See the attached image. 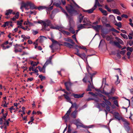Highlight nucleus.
<instances>
[{
    "mask_svg": "<svg viewBox=\"0 0 133 133\" xmlns=\"http://www.w3.org/2000/svg\"><path fill=\"white\" fill-rule=\"evenodd\" d=\"M38 23L41 24L42 26V30L47 31H49L50 29L48 26H51V21L48 19L44 21H40L38 22Z\"/></svg>",
    "mask_w": 133,
    "mask_h": 133,
    "instance_id": "1",
    "label": "nucleus"
},
{
    "mask_svg": "<svg viewBox=\"0 0 133 133\" xmlns=\"http://www.w3.org/2000/svg\"><path fill=\"white\" fill-rule=\"evenodd\" d=\"M70 103L72 105L71 107L70 108L69 110L67 111L66 113L65 116L63 117V119H64L65 122H66L67 120L69 119V115L70 114V112L71 111V109L72 108H75V110L78 109V106L77 105L76 103H73L72 102H71Z\"/></svg>",
    "mask_w": 133,
    "mask_h": 133,
    "instance_id": "2",
    "label": "nucleus"
},
{
    "mask_svg": "<svg viewBox=\"0 0 133 133\" xmlns=\"http://www.w3.org/2000/svg\"><path fill=\"white\" fill-rule=\"evenodd\" d=\"M82 20H83V23H84V24H87L86 25L87 26H91V22L90 21L89 19L87 17H84V16H82V14H80L79 17V23H81Z\"/></svg>",
    "mask_w": 133,
    "mask_h": 133,
    "instance_id": "3",
    "label": "nucleus"
},
{
    "mask_svg": "<svg viewBox=\"0 0 133 133\" xmlns=\"http://www.w3.org/2000/svg\"><path fill=\"white\" fill-rule=\"evenodd\" d=\"M66 9L70 15H76L78 14L77 11L75 9L71 4L66 6Z\"/></svg>",
    "mask_w": 133,
    "mask_h": 133,
    "instance_id": "4",
    "label": "nucleus"
},
{
    "mask_svg": "<svg viewBox=\"0 0 133 133\" xmlns=\"http://www.w3.org/2000/svg\"><path fill=\"white\" fill-rule=\"evenodd\" d=\"M9 44V42L8 41H6V42L4 43L3 44H2L1 46L2 48L3 49L5 50L6 49H8L11 46H10L7 45Z\"/></svg>",
    "mask_w": 133,
    "mask_h": 133,
    "instance_id": "5",
    "label": "nucleus"
},
{
    "mask_svg": "<svg viewBox=\"0 0 133 133\" xmlns=\"http://www.w3.org/2000/svg\"><path fill=\"white\" fill-rule=\"evenodd\" d=\"M114 117L118 121H120L122 119V117L117 112H115L113 114Z\"/></svg>",
    "mask_w": 133,
    "mask_h": 133,
    "instance_id": "6",
    "label": "nucleus"
},
{
    "mask_svg": "<svg viewBox=\"0 0 133 133\" xmlns=\"http://www.w3.org/2000/svg\"><path fill=\"white\" fill-rule=\"evenodd\" d=\"M29 2H28L26 3L23 2L21 3L20 9L21 10L22 12L23 11V8L29 7Z\"/></svg>",
    "mask_w": 133,
    "mask_h": 133,
    "instance_id": "7",
    "label": "nucleus"
},
{
    "mask_svg": "<svg viewBox=\"0 0 133 133\" xmlns=\"http://www.w3.org/2000/svg\"><path fill=\"white\" fill-rule=\"evenodd\" d=\"M54 55L49 57V59L46 61L43 65L44 68H45L47 65L51 63V61L52 58V57Z\"/></svg>",
    "mask_w": 133,
    "mask_h": 133,
    "instance_id": "8",
    "label": "nucleus"
},
{
    "mask_svg": "<svg viewBox=\"0 0 133 133\" xmlns=\"http://www.w3.org/2000/svg\"><path fill=\"white\" fill-rule=\"evenodd\" d=\"M87 25V24H79L77 25V28H79L80 30L81 29L86 28H89V27H88L86 25Z\"/></svg>",
    "mask_w": 133,
    "mask_h": 133,
    "instance_id": "9",
    "label": "nucleus"
},
{
    "mask_svg": "<svg viewBox=\"0 0 133 133\" xmlns=\"http://www.w3.org/2000/svg\"><path fill=\"white\" fill-rule=\"evenodd\" d=\"M96 8H95L94 6L91 9L88 10H85L84 9H82V10L84 12H87L89 14H91L92 13L94 10H95Z\"/></svg>",
    "mask_w": 133,
    "mask_h": 133,
    "instance_id": "10",
    "label": "nucleus"
},
{
    "mask_svg": "<svg viewBox=\"0 0 133 133\" xmlns=\"http://www.w3.org/2000/svg\"><path fill=\"white\" fill-rule=\"evenodd\" d=\"M84 94V93H83L81 94H78L75 93H73L72 94V96L75 98H79L83 97Z\"/></svg>",
    "mask_w": 133,
    "mask_h": 133,
    "instance_id": "11",
    "label": "nucleus"
},
{
    "mask_svg": "<svg viewBox=\"0 0 133 133\" xmlns=\"http://www.w3.org/2000/svg\"><path fill=\"white\" fill-rule=\"evenodd\" d=\"M64 84L66 90L68 91H70V89L69 87H70L71 85V83L70 82H65Z\"/></svg>",
    "mask_w": 133,
    "mask_h": 133,
    "instance_id": "12",
    "label": "nucleus"
},
{
    "mask_svg": "<svg viewBox=\"0 0 133 133\" xmlns=\"http://www.w3.org/2000/svg\"><path fill=\"white\" fill-rule=\"evenodd\" d=\"M78 111L77 110H75L72 112L71 114V117L74 118H75L77 114Z\"/></svg>",
    "mask_w": 133,
    "mask_h": 133,
    "instance_id": "13",
    "label": "nucleus"
},
{
    "mask_svg": "<svg viewBox=\"0 0 133 133\" xmlns=\"http://www.w3.org/2000/svg\"><path fill=\"white\" fill-rule=\"evenodd\" d=\"M63 43L64 46L70 48H72L73 46L72 45L68 42H64Z\"/></svg>",
    "mask_w": 133,
    "mask_h": 133,
    "instance_id": "14",
    "label": "nucleus"
},
{
    "mask_svg": "<svg viewBox=\"0 0 133 133\" xmlns=\"http://www.w3.org/2000/svg\"><path fill=\"white\" fill-rule=\"evenodd\" d=\"M29 6L30 7V9H37V8L33 3L30 2H29Z\"/></svg>",
    "mask_w": 133,
    "mask_h": 133,
    "instance_id": "15",
    "label": "nucleus"
},
{
    "mask_svg": "<svg viewBox=\"0 0 133 133\" xmlns=\"http://www.w3.org/2000/svg\"><path fill=\"white\" fill-rule=\"evenodd\" d=\"M61 4V2L60 1H59L58 2H55L54 3V5L55 6L57 7H59L60 8V5Z\"/></svg>",
    "mask_w": 133,
    "mask_h": 133,
    "instance_id": "16",
    "label": "nucleus"
},
{
    "mask_svg": "<svg viewBox=\"0 0 133 133\" xmlns=\"http://www.w3.org/2000/svg\"><path fill=\"white\" fill-rule=\"evenodd\" d=\"M46 39V37L43 36H41L38 38L39 42L41 43L43 42L44 39Z\"/></svg>",
    "mask_w": 133,
    "mask_h": 133,
    "instance_id": "17",
    "label": "nucleus"
},
{
    "mask_svg": "<svg viewBox=\"0 0 133 133\" xmlns=\"http://www.w3.org/2000/svg\"><path fill=\"white\" fill-rule=\"evenodd\" d=\"M63 96H64L65 98L67 100V101L69 102L70 103L72 102L71 101V99L70 97L67 95L64 94Z\"/></svg>",
    "mask_w": 133,
    "mask_h": 133,
    "instance_id": "18",
    "label": "nucleus"
},
{
    "mask_svg": "<svg viewBox=\"0 0 133 133\" xmlns=\"http://www.w3.org/2000/svg\"><path fill=\"white\" fill-rule=\"evenodd\" d=\"M38 68L40 72H42L43 73L45 72V68H44L43 66L42 68H41L40 66H38L36 67V68Z\"/></svg>",
    "mask_w": 133,
    "mask_h": 133,
    "instance_id": "19",
    "label": "nucleus"
},
{
    "mask_svg": "<svg viewBox=\"0 0 133 133\" xmlns=\"http://www.w3.org/2000/svg\"><path fill=\"white\" fill-rule=\"evenodd\" d=\"M101 26L100 25H97L96 26H93V28L96 31H98L100 28Z\"/></svg>",
    "mask_w": 133,
    "mask_h": 133,
    "instance_id": "20",
    "label": "nucleus"
},
{
    "mask_svg": "<svg viewBox=\"0 0 133 133\" xmlns=\"http://www.w3.org/2000/svg\"><path fill=\"white\" fill-rule=\"evenodd\" d=\"M99 10L102 12L103 14V15L105 16H106L107 15V11L101 8H99Z\"/></svg>",
    "mask_w": 133,
    "mask_h": 133,
    "instance_id": "21",
    "label": "nucleus"
},
{
    "mask_svg": "<svg viewBox=\"0 0 133 133\" xmlns=\"http://www.w3.org/2000/svg\"><path fill=\"white\" fill-rule=\"evenodd\" d=\"M49 39L51 40L53 43H56L59 45H61L62 44H59L57 41L54 40L52 38H49Z\"/></svg>",
    "mask_w": 133,
    "mask_h": 133,
    "instance_id": "22",
    "label": "nucleus"
},
{
    "mask_svg": "<svg viewBox=\"0 0 133 133\" xmlns=\"http://www.w3.org/2000/svg\"><path fill=\"white\" fill-rule=\"evenodd\" d=\"M89 67H89L88 66L87 68V71H88V73H89V74L90 75H91L92 76H93L95 75L96 73V72H95L94 73H93V74H91L90 72H89V69H91L90 68V67Z\"/></svg>",
    "mask_w": 133,
    "mask_h": 133,
    "instance_id": "23",
    "label": "nucleus"
},
{
    "mask_svg": "<svg viewBox=\"0 0 133 133\" xmlns=\"http://www.w3.org/2000/svg\"><path fill=\"white\" fill-rule=\"evenodd\" d=\"M74 123L77 125V127L78 125V124L80 123V119H77L74 120Z\"/></svg>",
    "mask_w": 133,
    "mask_h": 133,
    "instance_id": "24",
    "label": "nucleus"
},
{
    "mask_svg": "<svg viewBox=\"0 0 133 133\" xmlns=\"http://www.w3.org/2000/svg\"><path fill=\"white\" fill-rule=\"evenodd\" d=\"M12 10L11 9L7 10L6 11L5 15H9L11 14L12 12Z\"/></svg>",
    "mask_w": 133,
    "mask_h": 133,
    "instance_id": "25",
    "label": "nucleus"
},
{
    "mask_svg": "<svg viewBox=\"0 0 133 133\" xmlns=\"http://www.w3.org/2000/svg\"><path fill=\"white\" fill-rule=\"evenodd\" d=\"M114 43L115 45L118 48H122L121 46L119 44L118 42L116 41H114Z\"/></svg>",
    "mask_w": 133,
    "mask_h": 133,
    "instance_id": "26",
    "label": "nucleus"
},
{
    "mask_svg": "<svg viewBox=\"0 0 133 133\" xmlns=\"http://www.w3.org/2000/svg\"><path fill=\"white\" fill-rule=\"evenodd\" d=\"M65 40L66 41L69 42L73 44H75V43L73 42V41L71 39L69 38H68L67 39H65Z\"/></svg>",
    "mask_w": 133,
    "mask_h": 133,
    "instance_id": "27",
    "label": "nucleus"
},
{
    "mask_svg": "<svg viewBox=\"0 0 133 133\" xmlns=\"http://www.w3.org/2000/svg\"><path fill=\"white\" fill-rule=\"evenodd\" d=\"M116 39L118 41L119 43H120L122 45H123L124 43L123 42L120 38L118 37H116Z\"/></svg>",
    "mask_w": 133,
    "mask_h": 133,
    "instance_id": "28",
    "label": "nucleus"
},
{
    "mask_svg": "<svg viewBox=\"0 0 133 133\" xmlns=\"http://www.w3.org/2000/svg\"><path fill=\"white\" fill-rule=\"evenodd\" d=\"M81 57L83 60H85V58L86 59V61H87V57L86 58V55L84 53H83L81 54Z\"/></svg>",
    "mask_w": 133,
    "mask_h": 133,
    "instance_id": "29",
    "label": "nucleus"
},
{
    "mask_svg": "<svg viewBox=\"0 0 133 133\" xmlns=\"http://www.w3.org/2000/svg\"><path fill=\"white\" fill-rule=\"evenodd\" d=\"M57 29H58L59 31H61L62 33L63 31H64L63 30L64 28L62 26L57 25Z\"/></svg>",
    "mask_w": 133,
    "mask_h": 133,
    "instance_id": "30",
    "label": "nucleus"
},
{
    "mask_svg": "<svg viewBox=\"0 0 133 133\" xmlns=\"http://www.w3.org/2000/svg\"><path fill=\"white\" fill-rule=\"evenodd\" d=\"M112 11L115 14L119 15L120 13L119 11L117 9L112 10Z\"/></svg>",
    "mask_w": 133,
    "mask_h": 133,
    "instance_id": "31",
    "label": "nucleus"
},
{
    "mask_svg": "<svg viewBox=\"0 0 133 133\" xmlns=\"http://www.w3.org/2000/svg\"><path fill=\"white\" fill-rule=\"evenodd\" d=\"M115 24L119 28H121L122 27L121 23L120 22L118 23L116 22L115 23Z\"/></svg>",
    "mask_w": 133,
    "mask_h": 133,
    "instance_id": "32",
    "label": "nucleus"
},
{
    "mask_svg": "<svg viewBox=\"0 0 133 133\" xmlns=\"http://www.w3.org/2000/svg\"><path fill=\"white\" fill-rule=\"evenodd\" d=\"M60 8L62 12L66 15L67 17H68V15L65 11L64 10L62 7H60Z\"/></svg>",
    "mask_w": 133,
    "mask_h": 133,
    "instance_id": "33",
    "label": "nucleus"
},
{
    "mask_svg": "<svg viewBox=\"0 0 133 133\" xmlns=\"http://www.w3.org/2000/svg\"><path fill=\"white\" fill-rule=\"evenodd\" d=\"M14 49H15L14 52L16 53L18 52H22V49H19V50H18V48H14Z\"/></svg>",
    "mask_w": 133,
    "mask_h": 133,
    "instance_id": "34",
    "label": "nucleus"
},
{
    "mask_svg": "<svg viewBox=\"0 0 133 133\" xmlns=\"http://www.w3.org/2000/svg\"><path fill=\"white\" fill-rule=\"evenodd\" d=\"M69 30L73 34H74L75 32V30L72 27H70L69 29Z\"/></svg>",
    "mask_w": 133,
    "mask_h": 133,
    "instance_id": "35",
    "label": "nucleus"
},
{
    "mask_svg": "<svg viewBox=\"0 0 133 133\" xmlns=\"http://www.w3.org/2000/svg\"><path fill=\"white\" fill-rule=\"evenodd\" d=\"M68 19L69 21V25L70 26L71 25V23H73L74 22L72 20V19L70 17H69L68 18Z\"/></svg>",
    "mask_w": 133,
    "mask_h": 133,
    "instance_id": "36",
    "label": "nucleus"
},
{
    "mask_svg": "<svg viewBox=\"0 0 133 133\" xmlns=\"http://www.w3.org/2000/svg\"><path fill=\"white\" fill-rule=\"evenodd\" d=\"M38 64V63H36V62H32L31 63V65L32 66L34 67H35V66H36Z\"/></svg>",
    "mask_w": 133,
    "mask_h": 133,
    "instance_id": "37",
    "label": "nucleus"
},
{
    "mask_svg": "<svg viewBox=\"0 0 133 133\" xmlns=\"http://www.w3.org/2000/svg\"><path fill=\"white\" fill-rule=\"evenodd\" d=\"M121 35L124 38L127 39H128V37L125 34H121Z\"/></svg>",
    "mask_w": 133,
    "mask_h": 133,
    "instance_id": "38",
    "label": "nucleus"
},
{
    "mask_svg": "<svg viewBox=\"0 0 133 133\" xmlns=\"http://www.w3.org/2000/svg\"><path fill=\"white\" fill-rule=\"evenodd\" d=\"M62 33L64 35L66 34L68 35H69L70 34L69 32L68 31H65L64 30L62 31Z\"/></svg>",
    "mask_w": 133,
    "mask_h": 133,
    "instance_id": "39",
    "label": "nucleus"
},
{
    "mask_svg": "<svg viewBox=\"0 0 133 133\" xmlns=\"http://www.w3.org/2000/svg\"><path fill=\"white\" fill-rule=\"evenodd\" d=\"M106 109L105 110H107V111L108 112H109L110 111V107L109 106L107 105L106 107Z\"/></svg>",
    "mask_w": 133,
    "mask_h": 133,
    "instance_id": "40",
    "label": "nucleus"
},
{
    "mask_svg": "<svg viewBox=\"0 0 133 133\" xmlns=\"http://www.w3.org/2000/svg\"><path fill=\"white\" fill-rule=\"evenodd\" d=\"M116 76L117 78V81L115 82V83L116 84H117L120 82V80H118L119 77L118 75H116Z\"/></svg>",
    "mask_w": 133,
    "mask_h": 133,
    "instance_id": "41",
    "label": "nucleus"
},
{
    "mask_svg": "<svg viewBox=\"0 0 133 133\" xmlns=\"http://www.w3.org/2000/svg\"><path fill=\"white\" fill-rule=\"evenodd\" d=\"M127 51H129V52H132V47H128L127 48Z\"/></svg>",
    "mask_w": 133,
    "mask_h": 133,
    "instance_id": "42",
    "label": "nucleus"
},
{
    "mask_svg": "<svg viewBox=\"0 0 133 133\" xmlns=\"http://www.w3.org/2000/svg\"><path fill=\"white\" fill-rule=\"evenodd\" d=\"M124 122V124L125 126H128L129 124V123L127 121L124 120L123 121Z\"/></svg>",
    "mask_w": 133,
    "mask_h": 133,
    "instance_id": "43",
    "label": "nucleus"
},
{
    "mask_svg": "<svg viewBox=\"0 0 133 133\" xmlns=\"http://www.w3.org/2000/svg\"><path fill=\"white\" fill-rule=\"evenodd\" d=\"M99 3L98 0H96L95 4L94 6L95 7V8H96L97 7V4Z\"/></svg>",
    "mask_w": 133,
    "mask_h": 133,
    "instance_id": "44",
    "label": "nucleus"
},
{
    "mask_svg": "<svg viewBox=\"0 0 133 133\" xmlns=\"http://www.w3.org/2000/svg\"><path fill=\"white\" fill-rule=\"evenodd\" d=\"M88 82L89 83V84L88 85V86H90V87H91V88H94L93 84H92V83H91L90 81H88Z\"/></svg>",
    "mask_w": 133,
    "mask_h": 133,
    "instance_id": "45",
    "label": "nucleus"
},
{
    "mask_svg": "<svg viewBox=\"0 0 133 133\" xmlns=\"http://www.w3.org/2000/svg\"><path fill=\"white\" fill-rule=\"evenodd\" d=\"M46 7L44 6H40L37 8L39 10H41L45 8Z\"/></svg>",
    "mask_w": 133,
    "mask_h": 133,
    "instance_id": "46",
    "label": "nucleus"
},
{
    "mask_svg": "<svg viewBox=\"0 0 133 133\" xmlns=\"http://www.w3.org/2000/svg\"><path fill=\"white\" fill-rule=\"evenodd\" d=\"M100 104L104 108L105 107L106 103L104 102L103 101V103H100Z\"/></svg>",
    "mask_w": 133,
    "mask_h": 133,
    "instance_id": "47",
    "label": "nucleus"
},
{
    "mask_svg": "<svg viewBox=\"0 0 133 133\" xmlns=\"http://www.w3.org/2000/svg\"><path fill=\"white\" fill-rule=\"evenodd\" d=\"M100 105V104H99V103H97L96 105V107L98 108L99 109V111H101L102 110L101 109Z\"/></svg>",
    "mask_w": 133,
    "mask_h": 133,
    "instance_id": "48",
    "label": "nucleus"
},
{
    "mask_svg": "<svg viewBox=\"0 0 133 133\" xmlns=\"http://www.w3.org/2000/svg\"><path fill=\"white\" fill-rule=\"evenodd\" d=\"M125 129L128 132L130 130V128L128 126H125Z\"/></svg>",
    "mask_w": 133,
    "mask_h": 133,
    "instance_id": "49",
    "label": "nucleus"
},
{
    "mask_svg": "<svg viewBox=\"0 0 133 133\" xmlns=\"http://www.w3.org/2000/svg\"><path fill=\"white\" fill-rule=\"evenodd\" d=\"M109 17L111 20H115V16L113 15H110Z\"/></svg>",
    "mask_w": 133,
    "mask_h": 133,
    "instance_id": "50",
    "label": "nucleus"
},
{
    "mask_svg": "<svg viewBox=\"0 0 133 133\" xmlns=\"http://www.w3.org/2000/svg\"><path fill=\"white\" fill-rule=\"evenodd\" d=\"M105 38L108 41H110L111 39V38L110 36L108 35L106 36L105 37Z\"/></svg>",
    "mask_w": 133,
    "mask_h": 133,
    "instance_id": "51",
    "label": "nucleus"
},
{
    "mask_svg": "<svg viewBox=\"0 0 133 133\" xmlns=\"http://www.w3.org/2000/svg\"><path fill=\"white\" fill-rule=\"evenodd\" d=\"M131 52L129 51H128L127 53V55L128 56V59H129L130 57V55L131 54Z\"/></svg>",
    "mask_w": 133,
    "mask_h": 133,
    "instance_id": "52",
    "label": "nucleus"
},
{
    "mask_svg": "<svg viewBox=\"0 0 133 133\" xmlns=\"http://www.w3.org/2000/svg\"><path fill=\"white\" fill-rule=\"evenodd\" d=\"M32 33L34 35H35L38 33V31L34 30H32Z\"/></svg>",
    "mask_w": 133,
    "mask_h": 133,
    "instance_id": "53",
    "label": "nucleus"
},
{
    "mask_svg": "<svg viewBox=\"0 0 133 133\" xmlns=\"http://www.w3.org/2000/svg\"><path fill=\"white\" fill-rule=\"evenodd\" d=\"M106 103V104H107V105H109V106H111V103L109 101H108V100H107L105 102Z\"/></svg>",
    "mask_w": 133,
    "mask_h": 133,
    "instance_id": "54",
    "label": "nucleus"
},
{
    "mask_svg": "<svg viewBox=\"0 0 133 133\" xmlns=\"http://www.w3.org/2000/svg\"><path fill=\"white\" fill-rule=\"evenodd\" d=\"M114 104L117 107H118L119 106L118 102L117 100L114 101Z\"/></svg>",
    "mask_w": 133,
    "mask_h": 133,
    "instance_id": "55",
    "label": "nucleus"
},
{
    "mask_svg": "<svg viewBox=\"0 0 133 133\" xmlns=\"http://www.w3.org/2000/svg\"><path fill=\"white\" fill-rule=\"evenodd\" d=\"M28 25H29L30 26H32L33 25V24L30 22L29 21V20L28 19L27 20Z\"/></svg>",
    "mask_w": 133,
    "mask_h": 133,
    "instance_id": "56",
    "label": "nucleus"
},
{
    "mask_svg": "<svg viewBox=\"0 0 133 133\" xmlns=\"http://www.w3.org/2000/svg\"><path fill=\"white\" fill-rule=\"evenodd\" d=\"M17 24L18 25H19L21 26H22V23H21L19 21H17Z\"/></svg>",
    "mask_w": 133,
    "mask_h": 133,
    "instance_id": "57",
    "label": "nucleus"
},
{
    "mask_svg": "<svg viewBox=\"0 0 133 133\" xmlns=\"http://www.w3.org/2000/svg\"><path fill=\"white\" fill-rule=\"evenodd\" d=\"M105 8L109 12H110L111 11V9H110L109 8L108 6L107 5L105 6Z\"/></svg>",
    "mask_w": 133,
    "mask_h": 133,
    "instance_id": "58",
    "label": "nucleus"
},
{
    "mask_svg": "<svg viewBox=\"0 0 133 133\" xmlns=\"http://www.w3.org/2000/svg\"><path fill=\"white\" fill-rule=\"evenodd\" d=\"M57 25L56 26H54L53 25H52V26H51L50 28L51 29H57Z\"/></svg>",
    "mask_w": 133,
    "mask_h": 133,
    "instance_id": "59",
    "label": "nucleus"
},
{
    "mask_svg": "<svg viewBox=\"0 0 133 133\" xmlns=\"http://www.w3.org/2000/svg\"><path fill=\"white\" fill-rule=\"evenodd\" d=\"M19 16V13L18 12H17L16 13V15L14 17L16 18V19H17L18 18Z\"/></svg>",
    "mask_w": 133,
    "mask_h": 133,
    "instance_id": "60",
    "label": "nucleus"
},
{
    "mask_svg": "<svg viewBox=\"0 0 133 133\" xmlns=\"http://www.w3.org/2000/svg\"><path fill=\"white\" fill-rule=\"evenodd\" d=\"M125 52V50H122L120 51V53L122 55H124Z\"/></svg>",
    "mask_w": 133,
    "mask_h": 133,
    "instance_id": "61",
    "label": "nucleus"
},
{
    "mask_svg": "<svg viewBox=\"0 0 133 133\" xmlns=\"http://www.w3.org/2000/svg\"><path fill=\"white\" fill-rule=\"evenodd\" d=\"M55 44H57L56 43H52V44L49 46V47L52 50H53L52 48Z\"/></svg>",
    "mask_w": 133,
    "mask_h": 133,
    "instance_id": "62",
    "label": "nucleus"
},
{
    "mask_svg": "<svg viewBox=\"0 0 133 133\" xmlns=\"http://www.w3.org/2000/svg\"><path fill=\"white\" fill-rule=\"evenodd\" d=\"M115 91V89L113 87H112V89H111V90L110 92L111 94L112 93H113Z\"/></svg>",
    "mask_w": 133,
    "mask_h": 133,
    "instance_id": "63",
    "label": "nucleus"
},
{
    "mask_svg": "<svg viewBox=\"0 0 133 133\" xmlns=\"http://www.w3.org/2000/svg\"><path fill=\"white\" fill-rule=\"evenodd\" d=\"M87 107V105L85 104L83 106H82V107H81V108H80L79 110V111H80L81 110V109H83L84 108H86V107Z\"/></svg>",
    "mask_w": 133,
    "mask_h": 133,
    "instance_id": "64",
    "label": "nucleus"
}]
</instances>
